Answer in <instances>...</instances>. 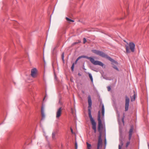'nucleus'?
Wrapping results in <instances>:
<instances>
[{"mask_svg":"<svg viewBox=\"0 0 149 149\" xmlns=\"http://www.w3.org/2000/svg\"><path fill=\"white\" fill-rule=\"evenodd\" d=\"M92 52L98 55L103 58H106L111 62V64L113 65V68L116 70L117 71H119V69L118 67L114 64L118 65V62L115 61L114 59L109 56L108 55L105 54L102 51L96 49H93Z\"/></svg>","mask_w":149,"mask_h":149,"instance_id":"1","label":"nucleus"},{"mask_svg":"<svg viewBox=\"0 0 149 149\" xmlns=\"http://www.w3.org/2000/svg\"><path fill=\"white\" fill-rule=\"evenodd\" d=\"M88 114L89 117L91 122L92 126V128L94 131L95 133L96 132V123L93 118L91 115V108L92 105V101L91 96L90 95L88 96Z\"/></svg>","mask_w":149,"mask_h":149,"instance_id":"2","label":"nucleus"},{"mask_svg":"<svg viewBox=\"0 0 149 149\" xmlns=\"http://www.w3.org/2000/svg\"><path fill=\"white\" fill-rule=\"evenodd\" d=\"M97 120L98 121V130L100 134H102V130L103 128L102 121L101 119L100 113V111L98 112Z\"/></svg>","mask_w":149,"mask_h":149,"instance_id":"3","label":"nucleus"},{"mask_svg":"<svg viewBox=\"0 0 149 149\" xmlns=\"http://www.w3.org/2000/svg\"><path fill=\"white\" fill-rule=\"evenodd\" d=\"M87 59H89L90 60V61L91 63L95 65H99L103 67L105 66L104 64L102 62L97 61L95 60L92 57H88L87 56Z\"/></svg>","mask_w":149,"mask_h":149,"instance_id":"4","label":"nucleus"},{"mask_svg":"<svg viewBox=\"0 0 149 149\" xmlns=\"http://www.w3.org/2000/svg\"><path fill=\"white\" fill-rule=\"evenodd\" d=\"M123 134L121 132H120L119 134V141L120 144L118 145V149H121V147L123 145Z\"/></svg>","mask_w":149,"mask_h":149,"instance_id":"5","label":"nucleus"},{"mask_svg":"<svg viewBox=\"0 0 149 149\" xmlns=\"http://www.w3.org/2000/svg\"><path fill=\"white\" fill-rule=\"evenodd\" d=\"M130 102V99L126 95L125 96V111H128L129 108V106Z\"/></svg>","mask_w":149,"mask_h":149,"instance_id":"6","label":"nucleus"},{"mask_svg":"<svg viewBox=\"0 0 149 149\" xmlns=\"http://www.w3.org/2000/svg\"><path fill=\"white\" fill-rule=\"evenodd\" d=\"M102 145V134H100L98 137V140L97 149H99L100 147L101 148Z\"/></svg>","mask_w":149,"mask_h":149,"instance_id":"7","label":"nucleus"},{"mask_svg":"<svg viewBox=\"0 0 149 149\" xmlns=\"http://www.w3.org/2000/svg\"><path fill=\"white\" fill-rule=\"evenodd\" d=\"M37 73V70L36 68H34L31 70V75L32 77L35 78L36 76V74Z\"/></svg>","mask_w":149,"mask_h":149,"instance_id":"8","label":"nucleus"},{"mask_svg":"<svg viewBox=\"0 0 149 149\" xmlns=\"http://www.w3.org/2000/svg\"><path fill=\"white\" fill-rule=\"evenodd\" d=\"M129 47L131 51L132 52H134L135 50V44L133 42L129 43Z\"/></svg>","mask_w":149,"mask_h":149,"instance_id":"9","label":"nucleus"},{"mask_svg":"<svg viewBox=\"0 0 149 149\" xmlns=\"http://www.w3.org/2000/svg\"><path fill=\"white\" fill-rule=\"evenodd\" d=\"M102 106V113L103 118L104 117V113H105V109L104 104L102 103V101H101L100 104V106Z\"/></svg>","mask_w":149,"mask_h":149,"instance_id":"10","label":"nucleus"},{"mask_svg":"<svg viewBox=\"0 0 149 149\" xmlns=\"http://www.w3.org/2000/svg\"><path fill=\"white\" fill-rule=\"evenodd\" d=\"M133 126H131L129 132V135L128 139L129 140H130L131 139L132 132H133Z\"/></svg>","mask_w":149,"mask_h":149,"instance_id":"11","label":"nucleus"},{"mask_svg":"<svg viewBox=\"0 0 149 149\" xmlns=\"http://www.w3.org/2000/svg\"><path fill=\"white\" fill-rule=\"evenodd\" d=\"M61 107H60L56 113V117L57 118H58L61 116Z\"/></svg>","mask_w":149,"mask_h":149,"instance_id":"12","label":"nucleus"},{"mask_svg":"<svg viewBox=\"0 0 149 149\" xmlns=\"http://www.w3.org/2000/svg\"><path fill=\"white\" fill-rule=\"evenodd\" d=\"M41 112L42 116V120H44L45 118V115L44 113V107L43 106L41 107Z\"/></svg>","mask_w":149,"mask_h":149,"instance_id":"13","label":"nucleus"},{"mask_svg":"<svg viewBox=\"0 0 149 149\" xmlns=\"http://www.w3.org/2000/svg\"><path fill=\"white\" fill-rule=\"evenodd\" d=\"M87 58V56H84V55H82V56H79V57L76 60L75 62L74 63V64H76L77 61H78L81 58Z\"/></svg>","mask_w":149,"mask_h":149,"instance_id":"14","label":"nucleus"},{"mask_svg":"<svg viewBox=\"0 0 149 149\" xmlns=\"http://www.w3.org/2000/svg\"><path fill=\"white\" fill-rule=\"evenodd\" d=\"M57 134V131H53L52 133V138L53 139H56L55 136Z\"/></svg>","mask_w":149,"mask_h":149,"instance_id":"15","label":"nucleus"},{"mask_svg":"<svg viewBox=\"0 0 149 149\" xmlns=\"http://www.w3.org/2000/svg\"><path fill=\"white\" fill-rule=\"evenodd\" d=\"M126 52L127 53H129L130 52V51L129 49V46L128 45H125Z\"/></svg>","mask_w":149,"mask_h":149,"instance_id":"16","label":"nucleus"},{"mask_svg":"<svg viewBox=\"0 0 149 149\" xmlns=\"http://www.w3.org/2000/svg\"><path fill=\"white\" fill-rule=\"evenodd\" d=\"M66 20L70 23L71 22H74V20L71 19L68 17H66Z\"/></svg>","mask_w":149,"mask_h":149,"instance_id":"17","label":"nucleus"},{"mask_svg":"<svg viewBox=\"0 0 149 149\" xmlns=\"http://www.w3.org/2000/svg\"><path fill=\"white\" fill-rule=\"evenodd\" d=\"M89 74V78L91 80V81L92 82V83L93 84V78L91 74L90 73H88Z\"/></svg>","mask_w":149,"mask_h":149,"instance_id":"18","label":"nucleus"},{"mask_svg":"<svg viewBox=\"0 0 149 149\" xmlns=\"http://www.w3.org/2000/svg\"><path fill=\"white\" fill-rule=\"evenodd\" d=\"M64 52H63L61 55V58L63 62V63L64 64L65 63V60L64 59Z\"/></svg>","mask_w":149,"mask_h":149,"instance_id":"19","label":"nucleus"},{"mask_svg":"<svg viewBox=\"0 0 149 149\" xmlns=\"http://www.w3.org/2000/svg\"><path fill=\"white\" fill-rule=\"evenodd\" d=\"M60 29V32H61L65 28L64 26H62L61 27Z\"/></svg>","mask_w":149,"mask_h":149,"instance_id":"20","label":"nucleus"},{"mask_svg":"<svg viewBox=\"0 0 149 149\" xmlns=\"http://www.w3.org/2000/svg\"><path fill=\"white\" fill-rule=\"evenodd\" d=\"M86 143V144L87 145L88 149H89L91 148V144L88 143V142H87Z\"/></svg>","mask_w":149,"mask_h":149,"instance_id":"21","label":"nucleus"},{"mask_svg":"<svg viewBox=\"0 0 149 149\" xmlns=\"http://www.w3.org/2000/svg\"><path fill=\"white\" fill-rule=\"evenodd\" d=\"M74 63H73L72 64V66L71 67V70L72 71V72L74 71Z\"/></svg>","mask_w":149,"mask_h":149,"instance_id":"22","label":"nucleus"},{"mask_svg":"<svg viewBox=\"0 0 149 149\" xmlns=\"http://www.w3.org/2000/svg\"><path fill=\"white\" fill-rule=\"evenodd\" d=\"M75 149H77L78 145H77V142L76 140V141L75 142Z\"/></svg>","mask_w":149,"mask_h":149,"instance_id":"23","label":"nucleus"},{"mask_svg":"<svg viewBox=\"0 0 149 149\" xmlns=\"http://www.w3.org/2000/svg\"><path fill=\"white\" fill-rule=\"evenodd\" d=\"M130 140H129V141H128L127 142V143H126V147H128V145L130 144Z\"/></svg>","mask_w":149,"mask_h":149,"instance_id":"24","label":"nucleus"},{"mask_svg":"<svg viewBox=\"0 0 149 149\" xmlns=\"http://www.w3.org/2000/svg\"><path fill=\"white\" fill-rule=\"evenodd\" d=\"M83 43L84 44L86 42V38H84L83 39Z\"/></svg>","mask_w":149,"mask_h":149,"instance_id":"25","label":"nucleus"},{"mask_svg":"<svg viewBox=\"0 0 149 149\" xmlns=\"http://www.w3.org/2000/svg\"><path fill=\"white\" fill-rule=\"evenodd\" d=\"M70 129L71 133L72 134H75V133L73 131V129H72V128L71 127L70 128Z\"/></svg>","mask_w":149,"mask_h":149,"instance_id":"26","label":"nucleus"},{"mask_svg":"<svg viewBox=\"0 0 149 149\" xmlns=\"http://www.w3.org/2000/svg\"><path fill=\"white\" fill-rule=\"evenodd\" d=\"M108 91H110L111 90V87L110 86H109L107 87Z\"/></svg>","mask_w":149,"mask_h":149,"instance_id":"27","label":"nucleus"},{"mask_svg":"<svg viewBox=\"0 0 149 149\" xmlns=\"http://www.w3.org/2000/svg\"><path fill=\"white\" fill-rule=\"evenodd\" d=\"M81 42V41L80 40H79V42H74L73 43V45H75L77 44L78 42Z\"/></svg>","mask_w":149,"mask_h":149,"instance_id":"28","label":"nucleus"},{"mask_svg":"<svg viewBox=\"0 0 149 149\" xmlns=\"http://www.w3.org/2000/svg\"><path fill=\"white\" fill-rule=\"evenodd\" d=\"M133 101H134L135 99L136 98V95L135 94H134V95H133Z\"/></svg>","mask_w":149,"mask_h":149,"instance_id":"29","label":"nucleus"},{"mask_svg":"<svg viewBox=\"0 0 149 149\" xmlns=\"http://www.w3.org/2000/svg\"><path fill=\"white\" fill-rule=\"evenodd\" d=\"M54 78L55 79H56V80H57V77L56 75V74H55V73L54 74Z\"/></svg>","mask_w":149,"mask_h":149,"instance_id":"30","label":"nucleus"},{"mask_svg":"<svg viewBox=\"0 0 149 149\" xmlns=\"http://www.w3.org/2000/svg\"><path fill=\"white\" fill-rule=\"evenodd\" d=\"M91 69L94 71L97 72V71L95 68H91Z\"/></svg>","mask_w":149,"mask_h":149,"instance_id":"31","label":"nucleus"},{"mask_svg":"<svg viewBox=\"0 0 149 149\" xmlns=\"http://www.w3.org/2000/svg\"><path fill=\"white\" fill-rule=\"evenodd\" d=\"M47 93H46V94H45V95L44 97V99H43V100H44L45 99L46 97H47Z\"/></svg>","mask_w":149,"mask_h":149,"instance_id":"32","label":"nucleus"},{"mask_svg":"<svg viewBox=\"0 0 149 149\" xmlns=\"http://www.w3.org/2000/svg\"><path fill=\"white\" fill-rule=\"evenodd\" d=\"M124 118L123 117L122 118V121L123 122V123H124Z\"/></svg>","mask_w":149,"mask_h":149,"instance_id":"33","label":"nucleus"},{"mask_svg":"<svg viewBox=\"0 0 149 149\" xmlns=\"http://www.w3.org/2000/svg\"><path fill=\"white\" fill-rule=\"evenodd\" d=\"M147 144L148 147V149H149V143L148 142H147Z\"/></svg>","mask_w":149,"mask_h":149,"instance_id":"34","label":"nucleus"},{"mask_svg":"<svg viewBox=\"0 0 149 149\" xmlns=\"http://www.w3.org/2000/svg\"><path fill=\"white\" fill-rule=\"evenodd\" d=\"M104 143H105V145H106V138H105V141H104Z\"/></svg>","mask_w":149,"mask_h":149,"instance_id":"35","label":"nucleus"},{"mask_svg":"<svg viewBox=\"0 0 149 149\" xmlns=\"http://www.w3.org/2000/svg\"><path fill=\"white\" fill-rule=\"evenodd\" d=\"M78 74L79 76H81V74L79 73Z\"/></svg>","mask_w":149,"mask_h":149,"instance_id":"36","label":"nucleus"},{"mask_svg":"<svg viewBox=\"0 0 149 149\" xmlns=\"http://www.w3.org/2000/svg\"><path fill=\"white\" fill-rule=\"evenodd\" d=\"M3 122H2L1 123V124H0V125H1V124H3Z\"/></svg>","mask_w":149,"mask_h":149,"instance_id":"37","label":"nucleus"},{"mask_svg":"<svg viewBox=\"0 0 149 149\" xmlns=\"http://www.w3.org/2000/svg\"><path fill=\"white\" fill-rule=\"evenodd\" d=\"M83 69L84 70H86V69H85V68H84H84H83Z\"/></svg>","mask_w":149,"mask_h":149,"instance_id":"38","label":"nucleus"},{"mask_svg":"<svg viewBox=\"0 0 149 149\" xmlns=\"http://www.w3.org/2000/svg\"><path fill=\"white\" fill-rule=\"evenodd\" d=\"M83 69L84 70H86V69H85V68H84H84H83Z\"/></svg>","mask_w":149,"mask_h":149,"instance_id":"39","label":"nucleus"},{"mask_svg":"<svg viewBox=\"0 0 149 149\" xmlns=\"http://www.w3.org/2000/svg\"><path fill=\"white\" fill-rule=\"evenodd\" d=\"M91 149V148H90V149Z\"/></svg>","mask_w":149,"mask_h":149,"instance_id":"40","label":"nucleus"}]
</instances>
